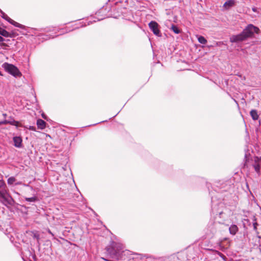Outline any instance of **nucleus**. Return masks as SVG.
<instances>
[{
  "label": "nucleus",
  "mask_w": 261,
  "mask_h": 261,
  "mask_svg": "<svg viewBox=\"0 0 261 261\" xmlns=\"http://www.w3.org/2000/svg\"><path fill=\"white\" fill-rule=\"evenodd\" d=\"M260 30L258 28L252 24H249L239 34L230 36V41L232 43L243 41L248 38H253L254 34H258Z\"/></svg>",
  "instance_id": "nucleus-1"
},
{
  "label": "nucleus",
  "mask_w": 261,
  "mask_h": 261,
  "mask_svg": "<svg viewBox=\"0 0 261 261\" xmlns=\"http://www.w3.org/2000/svg\"><path fill=\"white\" fill-rule=\"evenodd\" d=\"M107 253L111 257L119 259L121 257L123 251V245L122 244L112 241L110 245L106 248Z\"/></svg>",
  "instance_id": "nucleus-2"
},
{
  "label": "nucleus",
  "mask_w": 261,
  "mask_h": 261,
  "mask_svg": "<svg viewBox=\"0 0 261 261\" xmlns=\"http://www.w3.org/2000/svg\"><path fill=\"white\" fill-rule=\"evenodd\" d=\"M2 67L6 72L15 77H20L22 75L18 68L12 64L5 62L2 65Z\"/></svg>",
  "instance_id": "nucleus-3"
},
{
  "label": "nucleus",
  "mask_w": 261,
  "mask_h": 261,
  "mask_svg": "<svg viewBox=\"0 0 261 261\" xmlns=\"http://www.w3.org/2000/svg\"><path fill=\"white\" fill-rule=\"evenodd\" d=\"M148 25L150 30L155 36L160 37H162V33L160 30V25L156 21H150Z\"/></svg>",
  "instance_id": "nucleus-4"
},
{
  "label": "nucleus",
  "mask_w": 261,
  "mask_h": 261,
  "mask_svg": "<svg viewBox=\"0 0 261 261\" xmlns=\"http://www.w3.org/2000/svg\"><path fill=\"white\" fill-rule=\"evenodd\" d=\"M252 161L253 162V160H252ZM252 166L254 168L255 172L259 175L260 174L261 158L254 156Z\"/></svg>",
  "instance_id": "nucleus-5"
},
{
  "label": "nucleus",
  "mask_w": 261,
  "mask_h": 261,
  "mask_svg": "<svg viewBox=\"0 0 261 261\" xmlns=\"http://www.w3.org/2000/svg\"><path fill=\"white\" fill-rule=\"evenodd\" d=\"M7 193V186L3 179H0V197L4 198Z\"/></svg>",
  "instance_id": "nucleus-6"
},
{
  "label": "nucleus",
  "mask_w": 261,
  "mask_h": 261,
  "mask_svg": "<svg viewBox=\"0 0 261 261\" xmlns=\"http://www.w3.org/2000/svg\"><path fill=\"white\" fill-rule=\"evenodd\" d=\"M14 146L17 148H21L22 147V139L21 137L15 136L13 138Z\"/></svg>",
  "instance_id": "nucleus-7"
},
{
  "label": "nucleus",
  "mask_w": 261,
  "mask_h": 261,
  "mask_svg": "<svg viewBox=\"0 0 261 261\" xmlns=\"http://www.w3.org/2000/svg\"><path fill=\"white\" fill-rule=\"evenodd\" d=\"M104 11H106V9L102 8L96 13V15L97 17V19L98 21L102 20L106 17V14L101 15V14L103 13Z\"/></svg>",
  "instance_id": "nucleus-8"
},
{
  "label": "nucleus",
  "mask_w": 261,
  "mask_h": 261,
  "mask_svg": "<svg viewBox=\"0 0 261 261\" xmlns=\"http://www.w3.org/2000/svg\"><path fill=\"white\" fill-rule=\"evenodd\" d=\"M46 123L41 119L37 120V125L39 129H43L46 127Z\"/></svg>",
  "instance_id": "nucleus-9"
},
{
  "label": "nucleus",
  "mask_w": 261,
  "mask_h": 261,
  "mask_svg": "<svg viewBox=\"0 0 261 261\" xmlns=\"http://www.w3.org/2000/svg\"><path fill=\"white\" fill-rule=\"evenodd\" d=\"M239 228L235 224H232L229 228V231L231 234L235 235L238 231Z\"/></svg>",
  "instance_id": "nucleus-10"
},
{
  "label": "nucleus",
  "mask_w": 261,
  "mask_h": 261,
  "mask_svg": "<svg viewBox=\"0 0 261 261\" xmlns=\"http://www.w3.org/2000/svg\"><path fill=\"white\" fill-rule=\"evenodd\" d=\"M250 115L253 120H257L259 118V115L256 110H252L250 112Z\"/></svg>",
  "instance_id": "nucleus-11"
},
{
  "label": "nucleus",
  "mask_w": 261,
  "mask_h": 261,
  "mask_svg": "<svg viewBox=\"0 0 261 261\" xmlns=\"http://www.w3.org/2000/svg\"><path fill=\"white\" fill-rule=\"evenodd\" d=\"M249 152H246L244 156V163L243 165L244 168H248V163L249 162Z\"/></svg>",
  "instance_id": "nucleus-12"
},
{
  "label": "nucleus",
  "mask_w": 261,
  "mask_h": 261,
  "mask_svg": "<svg viewBox=\"0 0 261 261\" xmlns=\"http://www.w3.org/2000/svg\"><path fill=\"white\" fill-rule=\"evenodd\" d=\"M234 4V0H228L224 3L223 6L226 9H229V8L232 7Z\"/></svg>",
  "instance_id": "nucleus-13"
},
{
  "label": "nucleus",
  "mask_w": 261,
  "mask_h": 261,
  "mask_svg": "<svg viewBox=\"0 0 261 261\" xmlns=\"http://www.w3.org/2000/svg\"><path fill=\"white\" fill-rule=\"evenodd\" d=\"M5 201L9 205L13 206L15 204V201L10 196L9 198H6L5 196L4 198H3Z\"/></svg>",
  "instance_id": "nucleus-14"
},
{
  "label": "nucleus",
  "mask_w": 261,
  "mask_h": 261,
  "mask_svg": "<svg viewBox=\"0 0 261 261\" xmlns=\"http://www.w3.org/2000/svg\"><path fill=\"white\" fill-rule=\"evenodd\" d=\"M9 23L13 25L14 26L16 27H18L20 29H23L24 28V26L22 24H21L14 20H12V19L10 20Z\"/></svg>",
  "instance_id": "nucleus-15"
},
{
  "label": "nucleus",
  "mask_w": 261,
  "mask_h": 261,
  "mask_svg": "<svg viewBox=\"0 0 261 261\" xmlns=\"http://www.w3.org/2000/svg\"><path fill=\"white\" fill-rule=\"evenodd\" d=\"M9 123H8V124H9L16 126V127L19 126V122L15 120L13 118H10V119H9Z\"/></svg>",
  "instance_id": "nucleus-16"
},
{
  "label": "nucleus",
  "mask_w": 261,
  "mask_h": 261,
  "mask_svg": "<svg viewBox=\"0 0 261 261\" xmlns=\"http://www.w3.org/2000/svg\"><path fill=\"white\" fill-rule=\"evenodd\" d=\"M0 35L5 37L10 36L9 35V32L1 28H0Z\"/></svg>",
  "instance_id": "nucleus-17"
},
{
  "label": "nucleus",
  "mask_w": 261,
  "mask_h": 261,
  "mask_svg": "<svg viewBox=\"0 0 261 261\" xmlns=\"http://www.w3.org/2000/svg\"><path fill=\"white\" fill-rule=\"evenodd\" d=\"M0 13H1V16L3 18L7 20L9 22L10 20L11 19L9 17L7 16L2 10L0 9Z\"/></svg>",
  "instance_id": "nucleus-18"
},
{
  "label": "nucleus",
  "mask_w": 261,
  "mask_h": 261,
  "mask_svg": "<svg viewBox=\"0 0 261 261\" xmlns=\"http://www.w3.org/2000/svg\"><path fill=\"white\" fill-rule=\"evenodd\" d=\"M171 29L176 34H178L180 32L179 28L174 24L172 25Z\"/></svg>",
  "instance_id": "nucleus-19"
},
{
  "label": "nucleus",
  "mask_w": 261,
  "mask_h": 261,
  "mask_svg": "<svg viewBox=\"0 0 261 261\" xmlns=\"http://www.w3.org/2000/svg\"><path fill=\"white\" fill-rule=\"evenodd\" d=\"M33 238L36 239L38 246L40 245V236L37 232L33 233Z\"/></svg>",
  "instance_id": "nucleus-20"
},
{
  "label": "nucleus",
  "mask_w": 261,
  "mask_h": 261,
  "mask_svg": "<svg viewBox=\"0 0 261 261\" xmlns=\"http://www.w3.org/2000/svg\"><path fill=\"white\" fill-rule=\"evenodd\" d=\"M198 40L199 43L203 44H205L207 42L206 39L203 36H200L198 38Z\"/></svg>",
  "instance_id": "nucleus-21"
},
{
  "label": "nucleus",
  "mask_w": 261,
  "mask_h": 261,
  "mask_svg": "<svg viewBox=\"0 0 261 261\" xmlns=\"http://www.w3.org/2000/svg\"><path fill=\"white\" fill-rule=\"evenodd\" d=\"M15 181L16 178L13 176H11L9 177L7 180L8 184L10 185H12Z\"/></svg>",
  "instance_id": "nucleus-22"
},
{
  "label": "nucleus",
  "mask_w": 261,
  "mask_h": 261,
  "mask_svg": "<svg viewBox=\"0 0 261 261\" xmlns=\"http://www.w3.org/2000/svg\"><path fill=\"white\" fill-rule=\"evenodd\" d=\"M25 199L28 202H35L37 200V198L34 196L30 198H25Z\"/></svg>",
  "instance_id": "nucleus-23"
},
{
  "label": "nucleus",
  "mask_w": 261,
  "mask_h": 261,
  "mask_svg": "<svg viewBox=\"0 0 261 261\" xmlns=\"http://www.w3.org/2000/svg\"><path fill=\"white\" fill-rule=\"evenodd\" d=\"M9 35L10 36H8V37L10 38H13L16 36V34L14 32H9Z\"/></svg>",
  "instance_id": "nucleus-24"
},
{
  "label": "nucleus",
  "mask_w": 261,
  "mask_h": 261,
  "mask_svg": "<svg viewBox=\"0 0 261 261\" xmlns=\"http://www.w3.org/2000/svg\"><path fill=\"white\" fill-rule=\"evenodd\" d=\"M9 123V120H5L4 121H0V125L7 124Z\"/></svg>",
  "instance_id": "nucleus-25"
},
{
  "label": "nucleus",
  "mask_w": 261,
  "mask_h": 261,
  "mask_svg": "<svg viewBox=\"0 0 261 261\" xmlns=\"http://www.w3.org/2000/svg\"><path fill=\"white\" fill-rule=\"evenodd\" d=\"M29 129L33 131H36V127L33 126H30L29 127Z\"/></svg>",
  "instance_id": "nucleus-26"
},
{
  "label": "nucleus",
  "mask_w": 261,
  "mask_h": 261,
  "mask_svg": "<svg viewBox=\"0 0 261 261\" xmlns=\"http://www.w3.org/2000/svg\"><path fill=\"white\" fill-rule=\"evenodd\" d=\"M47 232L50 234L53 237L54 236V234L51 232V231H50V230L49 229H47Z\"/></svg>",
  "instance_id": "nucleus-27"
},
{
  "label": "nucleus",
  "mask_w": 261,
  "mask_h": 261,
  "mask_svg": "<svg viewBox=\"0 0 261 261\" xmlns=\"http://www.w3.org/2000/svg\"><path fill=\"white\" fill-rule=\"evenodd\" d=\"M257 225V224L256 223H253V228L255 230H256L257 229V227H256Z\"/></svg>",
  "instance_id": "nucleus-28"
},
{
  "label": "nucleus",
  "mask_w": 261,
  "mask_h": 261,
  "mask_svg": "<svg viewBox=\"0 0 261 261\" xmlns=\"http://www.w3.org/2000/svg\"><path fill=\"white\" fill-rule=\"evenodd\" d=\"M5 41V39L0 36V42H2Z\"/></svg>",
  "instance_id": "nucleus-29"
},
{
  "label": "nucleus",
  "mask_w": 261,
  "mask_h": 261,
  "mask_svg": "<svg viewBox=\"0 0 261 261\" xmlns=\"http://www.w3.org/2000/svg\"><path fill=\"white\" fill-rule=\"evenodd\" d=\"M42 117L45 119H46L47 120V116L44 114H42Z\"/></svg>",
  "instance_id": "nucleus-30"
},
{
  "label": "nucleus",
  "mask_w": 261,
  "mask_h": 261,
  "mask_svg": "<svg viewBox=\"0 0 261 261\" xmlns=\"http://www.w3.org/2000/svg\"><path fill=\"white\" fill-rule=\"evenodd\" d=\"M220 256L223 259H225V258H226V257L222 253H220Z\"/></svg>",
  "instance_id": "nucleus-31"
},
{
  "label": "nucleus",
  "mask_w": 261,
  "mask_h": 261,
  "mask_svg": "<svg viewBox=\"0 0 261 261\" xmlns=\"http://www.w3.org/2000/svg\"><path fill=\"white\" fill-rule=\"evenodd\" d=\"M252 11H253V12H256V11H257V8H256V7H253V8H252Z\"/></svg>",
  "instance_id": "nucleus-32"
},
{
  "label": "nucleus",
  "mask_w": 261,
  "mask_h": 261,
  "mask_svg": "<svg viewBox=\"0 0 261 261\" xmlns=\"http://www.w3.org/2000/svg\"><path fill=\"white\" fill-rule=\"evenodd\" d=\"M217 45H220V44H223L222 42H218L217 43Z\"/></svg>",
  "instance_id": "nucleus-33"
},
{
  "label": "nucleus",
  "mask_w": 261,
  "mask_h": 261,
  "mask_svg": "<svg viewBox=\"0 0 261 261\" xmlns=\"http://www.w3.org/2000/svg\"><path fill=\"white\" fill-rule=\"evenodd\" d=\"M1 45L3 46H7V45L5 43H2Z\"/></svg>",
  "instance_id": "nucleus-34"
},
{
  "label": "nucleus",
  "mask_w": 261,
  "mask_h": 261,
  "mask_svg": "<svg viewBox=\"0 0 261 261\" xmlns=\"http://www.w3.org/2000/svg\"><path fill=\"white\" fill-rule=\"evenodd\" d=\"M21 184H22V182L19 181V182L16 183V185H21Z\"/></svg>",
  "instance_id": "nucleus-35"
},
{
  "label": "nucleus",
  "mask_w": 261,
  "mask_h": 261,
  "mask_svg": "<svg viewBox=\"0 0 261 261\" xmlns=\"http://www.w3.org/2000/svg\"><path fill=\"white\" fill-rule=\"evenodd\" d=\"M3 116H4V117H6V114H3Z\"/></svg>",
  "instance_id": "nucleus-36"
},
{
  "label": "nucleus",
  "mask_w": 261,
  "mask_h": 261,
  "mask_svg": "<svg viewBox=\"0 0 261 261\" xmlns=\"http://www.w3.org/2000/svg\"><path fill=\"white\" fill-rule=\"evenodd\" d=\"M77 28H78L77 27H76V28H74V29H73L72 30H75V29H77Z\"/></svg>",
  "instance_id": "nucleus-37"
}]
</instances>
